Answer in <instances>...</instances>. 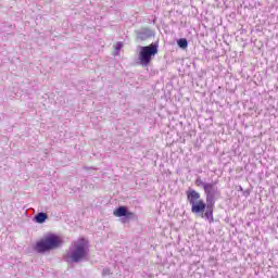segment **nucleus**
Returning <instances> with one entry per match:
<instances>
[{
	"label": "nucleus",
	"mask_w": 278,
	"mask_h": 278,
	"mask_svg": "<svg viewBox=\"0 0 278 278\" xmlns=\"http://www.w3.org/2000/svg\"><path fill=\"white\" fill-rule=\"evenodd\" d=\"M195 186H199V187L202 186L203 190H205V186H207V182L203 181L201 179V177H198L197 180H195Z\"/></svg>",
	"instance_id": "nucleus-10"
},
{
	"label": "nucleus",
	"mask_w": 278,
	"mask_h": 278,
	"mask_svg": "<svg viewBox=\"0 0 278 278\" xmlns=\"http://www.w3.org/2000/svg\"><path fill=\"white\" fill-rule=\"evenodd\" d=\"M152 36H153V30L149 28L142 29L139 33H137L138 40H142V41L149 40V38H152Z\"/></svg>",
	"instance_id": "nucleus-7"
},
{
	"label": "nucleus",
	"mask_w": 278,
	"mask_h": 278,
	"mask_svg": "<svg viewBox=\"0 0 278 278\" xmlns=\"http://www.w3.org/2000/svg\"><path fill=\"white\" fill-rule=\"evenodd\" d=\"M123 49V42L118 41L116 45H115V55H118V52Z\"/></svg>",
	"instance_id": "nucleus-11"
},
{
	"label": "nucleus",
	"mask_w": 278,
	"mask_h": 278,
	"mask_svg": "<svg viewBox=\"0 0 278 278\" xmlns=\"http://www.w3.org/2000/svg\"><path fill=\"white\" fill-rule=\"evenodd\" d=\"M62 244V240L58 235H47L43 239L38 241L35 245V251L37 253H47L49 251H53V249L60 248Z\"/></svg>",
	"instance_id": "nucleus-5"
},
{
	"label": "nucleus",
	"mask_w": 278,
	"mask_h": 278,
	"mask_svg": "<svg viewBox=\"0 0 278 278\" xmlns=\"http://www.w3.org/2000/svg\"><path fill=\"white\" fill-rule=\"evenodd\" d=\"M47 218H49V215H47V213L41 212L35 215L34 220L35 223L42 225V223H46Z\"/></svg>",
	"instance_id": "nucleus-8"
},
{
	"label": "nucleus",
	"mask_w": 278,
	"mask_h": 278,
	"mask_svg": "<svg viewBox=\"0 0 278 278\" xmlns=\"http://www.w3.org/2000/svg\"><path fill=\"white\" fill-rule=\"evenodd\" d=\"M160 45L157 42L151 43L149 46H140L138 60L140 66L147 68L151 64L152 60L157 55Z\"/></svg>",
	"instance_id": "nucleus-4"
},
{
	"label": "nucleus",
	"mask_w": 278,
	"mask_h": 278,
	"mask_svg": "<svg viewBox=\"0 0 278 278\" xmlns=\"http://www.w3.org/2000/svg\"><path fill=\"white\" fill-rule=\"evenodd\" d=\"M186 197L189 205H191L192 214H201L202 218H205V212H207V204L201 199V193L197 190L189 188L186 191Z\"/></svg>",
	"instance_id": "nucleus-3"
},
{
	"label": "nucleus",
	"mask_w": 278,
	"mask_h": 278,
	"mask_svg": "<svg viewBox=\"0 0 278 278\" xmlns=\"http://www.w3.org/2000/svg\"><path fill=\"white\" fill-rule=\"evenodd\" d=\"M112 275V270L110 268H104L102 270V277H110Z\"/></svg>",
	"instance_id": "nucleus-12"
},
{
	"label": "nucleus",
	"mask_w": 278,
	"mask_h": 278,
	"mask_svg": "<svg viewBox=\"0 0 278 278\" xmlns=\"http://www.w3.org/2000/svg\"><path fill=\"white\" fill-rule=\"evenodd\" d=\"M177 45L180 49H188V39L181 38L177 41Z\"/></svg>",
	"instance_id": "nucleus-9"
},
{
	"label": "nucleus",
	"mask_w": 278,
	"mask_h": 278,
	"mask_svg": "<svg viewBox=\"0 0 278 278\" xmlns=\"http://www.w3.org/2000/svg\"><path fill=\"white\" fill-rule=\"evenodd\" d=\"M204 192L206 194V211L204 216L206 220L214 223V205L216 204V200L220 199V190L216 186V182H207V185H204Z\"/></svg>",
	"instance_id": "nucleus-2"
},
{
	"label": "nucleus",
	"mask_w": 278,
	"mask_h": 278,
	"mask_svg": "<svg viewBox=\"0 0 278 278\" xmlns=\"http://www.w3.org/2000/svg\"><path fill=\"white\" fill-rule=\"evenodd\" d=\"M89 253L88 242L84 238H80L71 245L64 255V261L67 264H81V262L88 260Z\"/></svg>",
	"instance_id": "nucleus-1"
},
{
	"label": "nucleus",
	"mask_w": 278,
	"mask_h": 278,
	"mask_svg": "<svg viewBox=\"0 0 278 278\" xmlns=\"http://www.w3.org/2000/svg\"><path fill=\"white\" fill-rule=\"evenodd\" d=\"M113 216H116V218H121V222L125 225L126 223H129V220H136L138 216L136 213L129 211L127 206H118L113 211Z\"/></svg>",
	"instance_id": "nucleus-6"
}]
</instances>
